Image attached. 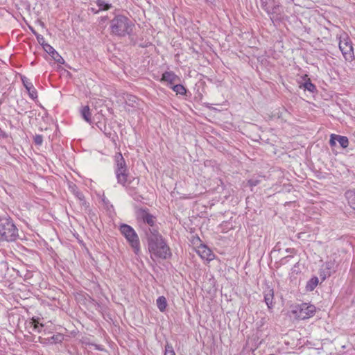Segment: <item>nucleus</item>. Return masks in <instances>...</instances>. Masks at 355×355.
<instances>
[{
    "label": "nucleus",
    "mask_w": 355,
    "mask_h": 355,
    "mask_svg": "<svg viewBox=\"0 0 355 355\" xmlns=\"http://www.w3.org/2000/svg\"><path fill=\"white\" fill-rule=\"evenodd\" d=\"M149 252L155 257L166 259L170 257L171 252L169 247L165 243L157 228L150 229L146 232Z\"/></svg>",
    "instance_id": "nucleus-1"
},
{
    "label": "nucleus",
    "mask_w": 355,
    "mask_h": 355,
    "mask_svg": "<svg viewBox=\"0 0 355 355\" xmlns=\"http://www.w3.org/2000/svg\"><path fill=\"white\" fill-rule=\"evenodd\" d=\"M134 27L132 21L123 15H116L110 21L111 34L114 36L123 37L130 35Z\"/></svg>",
    "instance_id": "nucleus-2"
},
{
    "label": "nucleus",
    "mask_w": 355,
    "mask_h": 355,
    "mask_svg": "<svg viewBox=\"0 0 355 355\" xmlns=\"http://www.w3.org/2000/svg\"><path fill=\"white\" fill-rule=\"evenodd\" d=\"M119 230L126 239L135 254H139L141 250L139 239L135 230L127 224L120 225Z\"/></svg>",
    "instance_id": "nucleus-3"
},
{
    "label": "nucleus",
    "mask_w": 355,
    "mask_h": 355,
    "mask_svg": "<svg viewBox=\"0 0 355 355\" xmlns=\"http://www.w3.org/2000/svg\"><path fill=\"white\" fill-rule=\"evenodd\" d=\"M0 235L2 240L14 241L18 237V230L8 218L0 220Z\"/></svg>",
    "instance_id": "nucleus-4"
},
{
    "label": "nucleus",
    "mask_w": 355,
    "mask_h": 355,
    "mask_svg": "<svg viewBox=\"0 0 355 355\" xmlns=\"http://www.w3.org/2000/svg\"><path fill=\"white\" fill-rule=\"evenodd\" d=\"M117 182L129 191H134L139 185V180L130 175L128 168L114 171Z\"/></svg>",
    "instance_id": "nucleus-5"
},
{
    "label": "nucleus",
    "mask_w": 355,
    "mask_h": 355,
    "mask_svg": "<svg viewBox=\"0 0 355 355\" xmlns=\"http://www.w3.org/2000/svg\"><path fill=\"white\" fill-rule=\"evenodd\" d=\"M339 49L346 61L352 62L354 59L352 42L347 34L340 37Z\"/></svg>",
    "instance_id": "nucleus-6"
},
{
    "label": "nucleus",
    "mask_w": 355,
    "mask_h": 355,
    "mask_svg": "<svg viewBox=\"0 0 355 355\" xmlns=\"http://www.w3.org/2000/svg\"><path fill=\"white\" fill-rule=\"evenodd\" d=\"M137 218L144 223L149 225L148 230L146 232H150V229L157 228L156 226V218L150 214L147 209L140 208L136 211Z\"/></svg>",
    "instance_id": "nucleus-7"
},
{
    "label": "nucleus",
    "mask_w": 355,
    "mask_h": 355,
    "mask_svg": "<svg viewBox=\"0 0 355 355\" xmlns=\"http://www.w3.org/2000/svg\"><path fill=\"white\" fill-rule=\"evenodd\" d=\"M315 311L316 309L314 305L302 303L296 308L294 313L299 319L305 320L313 316Z\"/></svg>",
    "instance_id": "nucleus-8"
},
{
    "label": "nucleus",
    "mask_w": 355,
    "mask_h": 355,
    "mask_svg": "<svg viewBox=\"0 0 355 355\" xmlns=\"http://www.w3.org/2000/svg\"><path fill=\"white\" fill-rule=\"evenodd\" d=\"M44 50L49 53L52 58L58 64H62L64 63V60L62 57L49 44H43Z\"/></svg>",
    "instance_id": "nucleus-9"
},
{
    "label": "nucleus",
    "mask_w": 355,
    "mask_h": 355,
    "mask_svg": "<svg viewBox=\"0 0 355 355\" xmlns=\"http://www.w3.org/2000/svg\"><path fill=\"white\" fill-rule=\"evenodd\" d=\"M197 252L203 259L211 261L214 258V254H212L211 250L206 245H201L199 246Z\"/></svg>",
    "instance_id": "nucleus-10"
},
{
    "label": "nucleus",
    "mask_w": 355,
    "mask_h": 355,
    "mask_svg": "<svg viewBox=\"0 0 355 355\" xmlns=\"http://www.w3.org/2000/svg\"><path fill=\"white\" fill-rule=\"evenodd\" d=\"M178 79V76L174 72L165 71L162 74L161 81L166 82L168 85L172 86Z\"/></svg>",
    "instance_id": "nucleus-11"
},
{
    "label": "nucleus",
    "mask_w": 355,
    "mask_h": 355,
    "mask_svg": "<svg viewBox=\"0 0 355 355\" xmlns=\"http://www.w3.org/2000/svg\"><path fill=\"white\" fill-rule=\"evenodd\" d=\"M115 160V167L114 171H119L121 169H125L128 168L125 161L121 153H118L116 154L114 157Z\"/></svg>",
    "instance_id": "nucleus-12"
},
{
    "label": "nucleus",
    "mask_w": 355,
    "mask_h": 355,
    "mask_svg": "<svg viewBox=\"0 0 355 355\" xmlns=\"http://www.w3.org/2000/svg\"><path fill=\"white\" fill-rule=\"evenodd\" d=\"M40 340L41 343H61L62 340H64V336L62 334H57L55 335H53L51 338H42L41 337L39 338Z\"/></svg>",
    "instance_id": "nucleus-13"
},
{
    "label": "nucleus",
    "mask_w": 355,
    "mask_h": 355,
    "mask_svg": "<svg viewBox=\"0 0 355 355\" xmlns=\"http://www.w3.org/2000/svg\"><path fill=\"white\" fill-rule=\"evenodd\" d=\"M264 295V301L267 304V306L269 309H271L273 306L272 300L274 297V292L272 289L268 288L263 292Z\"/></svg>",
    "instance_id": "nucleus-14"
},
{
    "label": "nucleus",
    "mask_w": 355,
    "mask_h": 355,
    "mask_svg": "<svg viewBox=\"0 0 355 355\" xmlns=\"http://www.w3.org/2000/svg\"><path fill=\"white\" fill-rule=\"evenodd\" d=\"M80 114L84 120L88 123H91V112L89 106H83L80 109Z\"/></svg>",
    "instance_id": "nucleus-15"
},
{
    "label": "nucleus",
    "mask_w": 355,
    "mask_h": 355,
    "mask_svg": "<svg viewBox=\"0 0 355 355\" xmlns=\"http://www.w3.org/2000/svg\"><path fill=\"white\" fill-rule=\"evenodd\" d=\"M157 306L161 312H164L167 306V301L164 296H159L156 300Z\"/></svg>",
    "instance_id": "nucleus-16"
},
{
    "label": "nucleus",
    "mask_w": 355,
    "mask_h": 355,
    "mask_svg": "<svg viewBox=\"0 0 355 355\" xmlns=\"http://www.w3.org/2000/svg\"><path fill=\"white\" fill-rule=\"evenodd\" d=\"M319 283V279L317 277H313L309 279L306 285V289L308 291H313Z\"/></svg>",
    "instance_id": "nucleus-17"
},
{
    "label": "nucleus",
    "mask_w": 355,
    "mask_h": 355,
    "mask_svg": "<svg viewBox=\"0 0 355 355\" xmlns=\"http://www.w3.org/2000/svg\"><path fill=\"white\" fill-rule=\"evenodd\" d=\"M96 3L100 11L108 10L112 8V4L106 2L105 0H96Z\"/></svg>",
    "instance_id": "nucleus-18"
},
{
    "label": "nucleus",
    "mask_w": 355,
    "mask_h": 355,
    "mask_svg": "<svg viewBox=\"0 0 355 355\" xmlns=\"http://www.w3.org/2000/svg\"><path fill=\"white\" fill-rule=\"evenodd\" d=\"M301 88L303 87L305 90H308L311 92H314L316 90L315 86L311 82L310 79L308 78L302 85L300 86Z\"/></svg>",
    "instance_id": "nucleus-19"
},
{
    "label": "nucleus",
    "mask_w": 355,
    "mask_h": 355,
    "mask_svg": "<svg viewBox=\"0 0 355 355\" xmlns=\"http://www.w3.org/2000/svg\"><path fill=\"white\" fill-rule=\"evenodd\" d=\"M170 87L177 94L184 95L187 93L186 88L183 85H182L180 84H177V85H173V86H170Z\"/></svg>",
    "instance_id": "nucleus-20"
},
{
    "label": "nucleus",
    "mask_w": 355,
    "mask_h": 355,
    "mask_svg": "<svg viewBox=\"0 0 355 355\" xmlns=\"http://www.w3.org/2000/svg\"><path fill=\"white\" fill-rule=\"evenodd\" d=\"M336 140L343 148H347L349 145V140L347 137L336 135Z\"/></svg>",
    "instance_id": "nucleus-21"
},
{
    "label": "nucleus",
    "mask_w": 355,
    "mask_h": 355,
    "mask_svg": "<svg viewBox=\"0 0 355 355\" xmlns=\"http://www.w3.org/2000/svg\"><path fill=\"white\" fill-rule=\"evenodd\" d=\"M346 196L348 199L349 204L350 206L355 209V191H348L346 193Z\"/></svg>",
    "instance_id": "nucleus-22"
},
{
    "label": "nucleus",
    "mask_w": 355,
    "mask_h": 355,
    "mask_svg": "<svg viewBox=\"0 0 355 355\" xmlns=\"http://www.w3.org/2000/svg\"><path fill=\"white\" fill-rule=\"evenodd\" d=\"M103 132L106 137L114 139L116 133L114 132L110 128H107L106 125H104Z\"/></svg>",
    "instance_id": "nucleus-23"
},
{
    "label": "nucleus",
    "mask_w": 355,
    "mask_h": 355,
    "mask_svg": "<svg viewBox=\"0 0 355 355\" xmlns=\"http://www.w3.org/2000/svg\"><path fill=\"white\" fill-rule=\"evenodd\" d=\"M164 355H175L173 346L168 343L165 345Z\"/></svg>",
    "instance_id": "nucleus-24"
},
{
    "label": "nucleus",
    "mask_w": 355,
    "mask_h": 355,
    "mask_svg": "<svg viewBox=\"0 0 355 355\" xmlns=\"http://www.w3.org/2000/svg\"><path fill=\"white\" fill-rule=\"evenodd\" d=\"M26 90L28 92L29 96L32 99H35L37 97V91L33 86H32L31 87H28V89H27Z\"/></svg>",
    "instance_id": "nucleus-25"
},
{
    "label": "nucleus",
    "mask_w": 355,
    "mask_h": 355,
    "mask_svg": "<svg viewBox=\"0 0 355 355\" xmlns=\"http://www.w3.org/2000/svg\"><path fill=\"white\" fill-rule=\"evenodd\" d=\"M76 197L80 200V204L84 206H87L86 201L85 200L84 196L80 191H76Z\"/></svg>",
    "instance_id": "nucleus-26"
},
{
    "label": "nucleus",
    "mask_w": 355,
    "mask_h": 355,
    "mask_svg": "<svg viewBox=\"0 0 355 355\" xmlns=\"http://www.w3.org/2000/svg\"><path fill=\"white\" fill-rule=\"evenodd\" d=\"M34 142L37 146H41L43 142V137L40 135H36L34 137Z\"/></svg>",
    "instance_id": "nucleus-27"
},
{
    "label": "nucleus",
    "mask_w": 355,
    "mask_h": 355,
    "mask_svg": "<svg viewBox=\"0 0 355 355\" xmlns=\"http://www.w3.org/2000/svg\"><path fill=\"white\" fill-rule=\"evenodd\" d=\"M21 80L24 86L26 89H28V87H31L32 86H33V84L26 77H22Z\"/></svg>",
    "instance_id": "nucleus-28"
},
{
    "label": "nucleus",
    "mask_w": 355,
    "mask_h": 355,
    "mask_svg": "<svg viewBox=\"0 0 355 355\" xmlns=\"http://www.w3.org/2000/svg\"><path fill=\"white\" fill-rule=\"evenodd\" d=\"M43 327H44V325L42 323H40L39 324H34L33 327H31V329H32L33 331L40 333Z\"/></svg>",
    "instance_id": "nucleus-29"
},
{
    "label": "nucleus",
    "mask_w": 355,
    "mask_h": 355,
    "mask_svg": "<svg viewBox=\"0 0 355 355\" xmlns=\"http://www.w3.org/2000/svg\"><path fill=\"white\" fill-rule=\"evenodd\" d=\"M260 183V180L258 179H250L248 180V184L250 187H255Z\"/></svg>",
    "instance_id": "nucleus-30"
},
{
    "label": "nucleus",
    "mask_w": 355,
    "mask_h": 355,
    "mask_svg": "<svg viewBox=\"0 0 355 355\" xmlns=\"http://www.w3.org/2000/svg\"><path fill=\"white\" fill-rule=\"evenodd\" d=\"M336 135H334V134H332L331 135V138H330V140H329V144L331 146H336Z\"/></svg>",
    "instance_id": "nucleus-31"
},
{
    "label": "nucleus",
    "mask_w": 355,
    "mask_h": 355,
    "mask_svg": "<svg viewBox=\"0 0 355 355\" xmlns=\"http://www.w3.org/2000/svg\"><path fill=\"white\" fill-rule=\"evenodd\" d=\"M34 324H40L39 322V318H32L31 321L29 322L30 328L33 327Z\"/></svg>",
    "instance_id": "nucleus-32"
},
{
    "label": "nucleus",
    "mask_w": 355,
    "mask_h": 355,
    "mask_svg": "<svg viewBox=\"0 0 355 355\" xmlns=\"http://www.w3.org/2000/svg\"><path fill=\"white\" fill-rule=\"evenodd\" d=\"M31 30H32L33 33L37 36V40H38V41H39V42H40V40H44V38H43V37H42V36H41V35H37L36 32H35V31H33V29H32V28H31Z\"/></svg>",
    "instance_id": "nucleus-33"
},
{
    "label": "nucleus",
    "mask_w": 355,
    "mask_h": 355,
    "mask_svg": "<svg viewBox=\"0 0 355 355\" xmlns=\"http://www.w3.org/2000/svg\"><path fill=\"white\" fill-rule=\"evenodd\" d=\"M291 257H292V256H286V257H284L283 259H282L281 261L282 263H284L287 259L291 258Z\"/></svg>",
    "instance_id": "nucleus-34"
},
{
    "label": "nucleus",
    "mask_w": 355,
    "mask_h": 355,
    "mask_svg": "<svg viewBox=\"0 0 355 355\" xmlns=\"http://www.w3.org/2000/svg\"><path fill=\"white\" fill-rule=\"evenodd\" d=\"M6 137V133L1 130V129L0 128V137Z\"/></svg>",
    "instance_id": "nucleus-35"
},
{
    "label": "nucleus",
    "mask_w": 355,
    "mask_h": 355,
    "mask_svg": "<svg viewBox=\"0 0 355 355\" xmlns=\"http://www.w3.org/2000/svg\"><path fill=\"white\" fill-rule=\"evenodd\" d=\"M70 187L71 188V189H72L73 192L74 193V194H76V192L77 191H76V189H77L76 186L75 184H73V186H71Z\"/></svg>",
    "instance_id": "nucleus-36"
},
{
    "label": "nucleus",
    "mask_w": 355,
    "mask_h": 355,
    "mask_svg": "<svg viewBox=\"0 0 355 355\" xmlns=\"http://www.w3.org/2000/svg\"><path fill=\"white\" fill-rule=\"evenodd\" d=\"M286 252H287L293 253L295 252V249H293V248H287L286 249Z\"/></svg>",
    "instance_id": "nucleus-37"
},
{
    "label": "nucleus",
    "mask_w": 355,
    "mask_h": 355,
    "mask_svg": "<svg viewBox=\"0 0 355 355\" xmlns=\"http://www.w3.org/2000/svg\"><path fill=\"white\" fill-rule=\"evenodd\" d=\"M135 99H136V97L135 96H130V98L128 99L129 101H131L132 102H135Z\"/></svg>",
    "instance_id": "nucleus-38"
},
{
    "label": "nucleus",
    "mask_w": 355,
    "mask_h": 355,
    "mask_svg": "<svg viewBox=\"0 0 355 355\" xmlns=\"http://www.w3.org/2000/svg\"><path fill=\"white\" fill-rule=\"evenodd\" d=\"M91 10L92 12H93L94 13H98L100 10H96L95 8H91Z\"/></svg>",
    "instance_id": "nucleus-39"
},
{
    "label": "nucleus",
    "mask_w": 355,
    "mask_h": 355,
    "mask_svg": "<svg viewBox=\"0 0 355 355\" xmlns=\"http://www.w3.org/2000/svg\"><path fill=\"white\" fill-rule=\"evenodd\" d=\"M278 8V6H275L273 8H272V13L275 12V10Z\"/></svg>",
    "instance_id": "nucleus-40"
},
{
    "label": "nucleus",
    "mask_w": 355,
    "mask_h": 355,
    "mask_svg": "<svg viewBox=\"0 0 355 355\" xmlns=\"http://www.w3.org/2000/svg\"><path fill=\"white\" fill-rule=\"evenodd\" d=\"M302 234V233H300V234H299V235H298V238H300V237H301V234Z\"/></svg>",
    "instance_id": "nucleus-41"
}]
</instances>
